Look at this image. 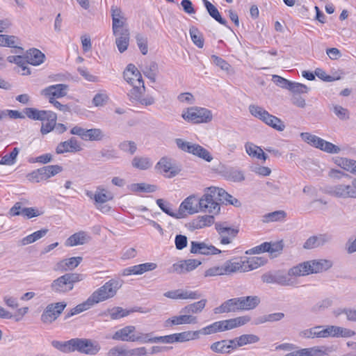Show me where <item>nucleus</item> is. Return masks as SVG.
I'll use <instances>...</instances> for the list:
<instances>
[{
    "label": "nucleus",
    "instance_id": "obj_1",
    "mask_svg": "<svg viewBox=\"0 0 356 356\" xmlns=\"http://www.w3.org/2000/svg\"><path fill=\"white\" fill-rule=\"evenodd\" d=\"M218 187L211 186L207 188L204 195L199 198V206L200 211L218 214L220 211V207L217 202Z\"/></svg>",
    "mask_w": 356,
    "mask_h": 356
},
{
    "label": "nucleus",
    "instance_id": "obj_2",
    "mask_svg": "<svg viewBox=\"0 0 356 356\" xmlns=\"http://www.w3.org/2000/svg\"><path fill=\"white\" fill-rule=\"evenodd\" d=\"M83 275L78 273H66L54 280L50 288L56 293H65L72 291L75 283L81 281Z\"/></svg>",
    "mask_w": 356,
    "mask_h": 356
},
{
    "label": "nucleus",
    "instance_id": "obj_3",
    "mask_svg": "<svg viewBox=\"0 0 356 356\" xmlns=\"http://www.w3.org/2000/svg\"><path fill=\"white\" fill-rule=\"evenodd\" d=\"M181 117L186 122L193 124L208 123L213 119L210 110L199 106H192L184 109L182 111Z\"/></svg>",
    "mask_w": 356,
    "mask_h": 356
},
{
    "label": "nucleus",
    "instance_id": "obj_4",
    "mask_svg": "<svg viewBox=\"0 0 356 356\" xmlns=\"http://www.w3.org/2000/svg\"><path fill=\"white\" fill-rule=\"evenodd\" d=\"M121 286L120 281L112 279L95 291L90 296L95 305L114 297Z\"/></svg>",
    "mask_w": 356,
    "mask_h": 356
},
{
    "label": "nucleus",
    "instance_id": "obj_5",
    "mask_svg": "<svg viewBox=\"0 0 356 356\" xmlns=\"http://www.w3.org/2000/svg\"><path fill=\"white\" fill-rule=\"evenodd\" d=\"M175 143L178 148L183 152L191 154L207 162H211L213 160L211 153L199 144L185 141L181 138H177Z\"/></svg>",
    "mask_w": 356,
    "mask_h": 356
},
{
    "label": "nucleus",
    "instance_id": "obj_6",
    "mask_svg": "<svg viewBox=\"0 0 356 356\" xmlns=\"http://www.w3.org/2000/svg\"><path fill=\"white\" fill-rule=\"evenodd\" d=\"M145 87L144 83L140 85L133 86L132 89L128 92L129 100L133 103L140 104L144 106H150L154 104V98L150 95L144 97Z\"/></svg>",
    "mask_w": 356,
    "mask_h": 356
},
{
    "label": "nucleus",
    "instance_id": "obj_7",
    "mask_svg": "<svg viewBox=\"0 0 356 356\" xmlns=\"http://www.w3.org/2000/svg\"><path fill=\"white\" fill-rule=\"evenodd\" d=\"M200 211L199 198L195 195L186 197L179 205L178 219L184 218L188 215H192Z\"/></svg>",
    "mask_w": 356,
    "mask_h": 356
},
{
    "label": "nucleus",
    "instance_id": "obj_8",
    "mask_svg": "<svg viewBox=\"0 0 356 356\" xmlns=\"http://www.w3.org/2000/svg\"><path fill=\"white\" fill-rule=\"evenodd\" d=\"M111 14L113 34H117L123 29H129L127 27V19L120 8L117 6H112L111 8Z\"/></svg>",
    "mask_w": 356,
    "mask_h": 356
},
{
    "label": "nucleus",
    "instance_id": "obj_9",
    "mask_svg": "<svg viewBox=\"0 0 356 356\" xmlns=\"http://www.w3.org/2000/svg\"><path fill=\"white\" fill-rule=\"evenodd\" d=\"M201 264L200 260L195 259L181 260L177 263L173 264L168 269V272L177 274L187 273L197 268Z\"/></svg>",
    "mask_w": 356,
    "mask_h": 356
},
{
    "label": "nucleus",
    "instance_id": "obj_10",
    "mask_svg": "<svg viewBox=\"0 0 356 356\" xmlns=\"http://www.w3.org/2000/svg\"><path fill=\"white\" fill-rule=\"evenodd\" d=\"M67 85L58 83L46 87L41 90L40 93L41 95L46 97L49 102L65 97L67 94Z\"/></svg>",
    "mask_w": 356,
    "mask_h": 356
},
{
    "label": "nucleus",
    "instance_id": "obj_11",
    "mask_svg": "<svg viewBox=\"0 0 356 356\" xmlns=\"http://www.w3.org/2000/svg\"><path fill=\"white\" fill-rule=\"evenodd\" d=\"M215 228L220 236V243L223 245L229 244L238 232V229L228 226L226 222H216Z\"/></svg>",
    "mask_w": 356,
    "mask_h": 356
},
{
    "label": "nucleus",
    "instance_id": "obj_12",
    "mask_svg": "<svg viewBox=\"0 0 356 356\" xmlns=\"http://www.w3.org/2000/svg\"><path fill=\"white\" fill-rule=\"evenodd\" d=\"M156 169L164 177L172 178L180 172V169L172 163L170 159L163 157L156 165Z\"/></svg>",
    "mask_w": 356,
    "mask_h": 356
},
{
    "label": "nucleus",
    "instance_id": "obj_13",
    "mask_svg": "<svg viewBox=\"0 0 356 356\" xmlns=\"http://www.w3.org/2000/svg\"><path fill=\"white\" fill-rule=\"evenodd\" d=\"M100 346L88 339H74V351L78 350L88 355H96L100 350Z\"/></svg>",
    "mask_w": 356,
    "mask_h": 356
},
{
    "label": "nucleus",
    "instance_id": "obj_14",
    "mask_svg": "<svg viewBox=\"0 0 356 356\" xmlns=\"http://www.w3.org/2000/svg\"><path fill=\"white\" fill-rule=\"evenodd\" d=\"M197 317L188 313H184L181 309L180 315L172 316L165 321V326L172 327L184 324H197Z\"/></svg>",
    "mask_w": 356,
    "mask_h": 356
},
{
    "label": "nucleus",
    "instance_id": "obj_15",
    "mask_svg": "<svg viewBox=\"0 0 356 356\" xmlns=\"http://www.w3.org/2000/svg\"><path fill=\"white\" fill-rule=\"evenodd\" d=\"M136 328L134 325H127L115 332L111 339L115 341L134 342Z\"/></svg>",
    "mask_w": 356,
    "mask_h": 356
},
{
    "label": "nucleus",
    "instance_id": "obj_16",
    "mask_svg": "<svg viewBox=\"0 0 356 356\" xmlns=\"http://www.w3.org/2000/svg\"><path fill=\"white\" fill-rule=\"evenodd\" d=\"M190 252L192 254H200L204 255L217 254L221 252L220 250L212 245H207L204 242H191Z\"/></svg>",
    "mask_w": 356,
    "mask_h": 356
},
{
    "label": "nucleus",
    "instance_id": "obj_17",
    "mask_svg": "<svg viewBox=\"0 0 356 356\" xmlns=\"http://www.w3.org/2000/svg\"><path fill=\"white\" fill-rule=\"evenodd\" d=\"M82 149L79 141L74 137L69 140L60 143L56 148V152L58 154H62L67 152H77Z\"/></svg>",
    "mask_w": 356,
    "mask_h": 356
},
{
    "label": "nucleus",
    "instance_id": "obj_18",
    "mask_svg": "<svg viewBox=\"0 0 356 356\" xmlns=\"http://www.w3.org/2000/svg\"><path fill=\"white\" fill-rule=\"evenodd\" d=\"M157 268V264L155 263H145L133 266L122 270V275L123 276H128L131 275H139L145 272L154 270Z\"/></svg>",
    "mask_w": 356,
    "mask_h": 356
},
{
    "label": "nucleus",
    "instance_id": "obj_19",
    "mask_svg": "<svg viewBox=\"0 0 356 356\" xmlns=\"http://www.w3.org/2000/svg\"><path fill=\"white\" fill-rule=\"evenodd\" d=\"M124 78L132 86L144 83L142 75L136 66L129 64L124 72Z\"/></svg>",
    "mask_w": 356,
    "mask_h": 356
},
{
    "label": "nucleus",
    "instance_id": "obj_20",
    "mask_svg": "<svg viewBox=\"0 0 356 356\" xmlns=\"http://www.w3.org/2000/svg\"><path fill=\"white\" fill-rule=\"evenodd\" d=\"M163 296L171 299H199L201 297L200 293L197 291L177 289L165 292Z\"/></svg>",
    "mask_w": 356,
    "mask_h": 356
},
{
    "label": "nucleus",
    "instance_id": "obj_21",
    "mask_svg": "<svg viewBox=\"0 0 356 356\" xmlns=\"http://www.w3.org/2000/svg\"><path fill=\"white\" fill-rule=\"evenodd\" d=\"M250 321L248 316H238L234 318H230L224 321H220L221 331L232 330L248 323Z\"/></svg>",
    "mask_w": 356,
    "mask_h": 356
},
{
    "label": "nucleus",
    "instance_id": "obj_22",
    "mask_svg": "<svg viewBox=\"0 0 356 356\" xmlns=\"http://www.w3.org/2000/svg\"><path fill=\"white\" fill-rule=\"evenodd\" d=\"M332 236L327 234H318L309 237L304 243L303 248L305 249H313L323 246L330 242Z\"/></svg>",
    "mask_w": 356,
    "mask_h": 356
},
{
    "label": "nucleus",
    "instance_id": "obj_23",
    "mask_svg": "<svg viewBox=\"0 0 356 356\" xmlns=\"http://www.w3.org/2000/svg\"><path fill=\"white\" fill-rule=\"evenodd\" d=\"M241 310L239 298H234L224 302L220 306L214 309L215 314L234 312Z\"/></svg>",
    "mask_w": 356,
    "mask_h": 356
},
{
    "label": "nucleus",
    "instance_id": "obj_24",
    "mask_svg": "<svg viewBox=\"0 0 356 356\" xmlns=\"http://www.w3.org/2000/svg\"><path fill=\"white\" fill-rule=\"evenodd\" d=\"M302 356H325L332 351V347L316 346L298 350Z\"/></svg>",
    "mask_w": 356,
    "mask_h": 356
},
{
    "label": "nucleus",
    "instance_id": "obj_25",
    "mask_svg": "<svg viewBox=\"0 0 356 356\" xmlns=\"http://www.w3.org/2000/svg\"><path fill=\"white\" fill-rule=\"evenodd\" d=\"M81 257H74L69 259H63L59 262H58L55 267L54 270L56 271H67L69 270H73L76 267L79 266V264L82 261Z\"/></svg>",
    "mask_w": 356,
    "mask_h": 356
},
{
    "label": "nucleus",
    "instance_id": "obj_26",
    "mask_svg": "<svg viewBox=\"0 0 356 356\" xmlns=\"http://www.w3.org/2000/svg\"><path fill=\"white\" fill-rule=\"evenodd\" d=\"M90 240V236L84 231H80L71 235L65 242L66 246L72 247L83 245Z\"/></svg>",
    "mask_w": 356,
    "mask_h": 356
},
{
    "label": "nucleus",
    "instance_id": "obj_27",
    "mask_svg": "<svg viewBox=\"0 0 356 356\" xmlns=\"http://www.w3.org/2000/svg\"><path fill=\"white\" fill-rule=\"evenodd\" d=\"M116 36L115 44L118 51L120 53L124 52L129 46L130 32L129 29H123L122 31L118 32L117 34H113Z\"/></svg>",
    "mask_w": 356,
    "mask_h": 356
},
{
    "label": "nucleus",
    "instance_id": "obj_28",
    "mask_svg": "<svg viewBox=\"0 0 356 356\" xmlns=\"http://www.w3.org/2000/svg\"><path fill=\"white\" fill-rule=\"evenodd\" d=\"M25 57L26 65L31 64L37 66L44 62L45 56L39 49L33 48L26 51Z\"/></svg>",
    "mask_w": 356,
    "mask_h": 356
},
{
    "label": "nucleus",
    "instance_id": "obj_29",
    "mask_svg": "<svg viewBox=\"0 0 356 356\" xmlns=\"http://www.w3.org/2000/svg\"><path fill=\"white\" fill-rule=\"evenodd\" d=\"M307 262L310 266V274L318 273L327 270L332 266V262L327 259L312 260Z\"/></svg>",
    "mask_w": 356,
    "mask_h": 356
},
{
    "label": "nucleus",
    "instance_id": "obj_30",
    "mask_svg": "<svg viewBox=\"0 0 356 356\" xmlns=\"http://www.w3.org/2000/svg\"><path fill=\"white\" fill-rule=\"evenodd\" d=\"M246 153L251 157L257 158L265 161L268 159V156L264 152L263 149L252 143L247 142L245 144Z\"/></svg>",
    "mask_w": 356,
    "mask_h": 356
},
{
    "label": "nucleus",
    "instance_id": "obj_31",
    "mask_svg": "<svg viewBox=\"0 0 356 356\" xmlns=\"http://www.w3.org/2000/svg\"><path fill=\"white\" fill-rule=\"evenodd\" d=\"M57 120V115L53 111H49L45 116V120L42 121L40 131L44 134H47L51 131L55 126Z\"/></svg>",
    "mask_w": 356,
    "mask_h": 356
},
{
    "label": "nucleus",
    "instance_id": "obj_32",
    "mask_svg": "<svg viewBox=\"0 0 356 356\" xmlns=\"http://www.w3.org/2000/svg\"><path fill=\"white\" fill-rule=\"evenodd\" d=\"M222 175L225 179L234 182H241L245 180V175L243 172L233 168L222 170Z\"/></svg>",
    "mask_w": 356,
    "mask_h": 356
},
{
    "label": "nucleus",
    "instance_id": "obj_33",
    "mask_svg": "<svg viewBox=\"0 0 356 356\" xmlns=\"http://www.w3.org/2000/svg\"><path fill=\"white\" fill-rule=\"evenodd\" d=\"M241 310H250L255 308L260 303V298L257 296L240 297Z\"/></svg>",
    "mask_w": 356,
    "mask_h": 356
},
{
    "label": "nucleus",
    "instance_id": "obj_34",
    "mask_svg": "<svg viewBox=\"0 0 356 356\" xmlns=\"http://www.w3.org/2000/svg\"><path fill=\"white\" fill-rule=\"evenodd\" d=\"M244 266L243 261H233L229 260L225 261L221 266L223 275H229L239 270L243 271Z\"/></svg>",
    "mask_w": 356,
    "mask_h": 356
},
{
    "label": "nucleus",
    "instance_id": "obj_35",
    "mask_svg": "<svg viewBox=\"0 0 356 356\" xmlns=\"http://www.w3.org/2000/svg\"><path fill=\"white\" fill-rule=\"evenodd\" d=\"M309 264L307 261L301 263L289 270L288 275L289 276L300 277L310 274Z\"/></svg>",
    "mask_w": 356,
    "mask_h": 356
},
{
    "label": "nucleus",
    "instance_id": "obj_36",
    "mask_svg": "<svg viewBox=\"0 0 356 356\" xmlns=\"http://www.w3.org/2000/svg\"><path fill=\"white\" fill-rule=\"evenodd\" d=\"M207 302L206 299H202L200 301L185 306L181 309V312L191 315L200 314L204 309Z\"/></svg>",
    "mask_w": 356,
    "mask_h": 356
},
{
    "label": "nucleus",
    "instance_id": "obj_37",
    "mask_svg": "<svg viewBox=\"0 0 356 356\" xmlns=\"http://www.w3.org/2000/svg\"><path fill=\"white\" fill-rule=\"evenodd\" d=\"M214 223V217L213 215H205L198 216L192 222V226L194 229H202L204 227L211 226Z\"/></svg>",
    "mask_w": 356,
    "mask_h": 356
},
{
    "label": "nucleus",
    "instance_id": "obj_38",
    "mask_svg": "<svg viewBox=\"0 0 356 356\" xmlns=\"http://www.w3.org/2000/svg\"><path fill=\"white\" fill-rule=\"evenodd\" d=\"M94 305H95V303L93 302L90 296H89L88 298L86 301L76 305L75 307L72 309L70 310V312L66 314L65 318H67L74 315H76V314H80L84 311H86V310L89 309L90 307H92Z\"/></svg>",
    "mask_w": 356,
    "mask_h": 356
},
{
    "label": "nucleus",
    "instance_id": "obj_39",
    "mask_svg": "<svg viewBox=\"0 0 356 356\" xmlns=\"http://www.w3.org/2000/svg\"><path fill=\"white\" fill-rule=\"evenodd\" d=\"M113 196L111 193H108L105 188L98 187L95 193L94 200L95 205L113 200Z\"/></svg>",
    "mask_w": 356,
    "mask_h": 356
},
{
    "label": "nucleus",
    "instance_id": "obj_40",
    "mask_svg": "<svg viewBox=\"0 0 356 356\" xmlns=\"http://www.w3.org/2000/svg\"><path fill=\"white\" fill-rule=\"evenodd\" d=\"M176 343H184L198 339V332L197 330H188L182 332L175 333Z\"/></svg>",
    "mask_w": 356,
    "mask_h": 356
},
{
    "label": "nucleus",
    "instance_id": "obj_41",
    "mask_svg": "<svg viewBox=\"0 0 356 356\" xmlns=\"http://www.w3.org/2000/svg\"><path fill=\"white\" fill-rule=\"evenodd\" d=\"M49 111L38 110L34 108H26L24 112L30 119L44 121L45 116L47 115Z\"/></svg>",
    "mask_w": 356,
    "mask_h": 356
},
{
    "label": "nucleus",
    "instance_id": "obj_42",
    "mask_svg": "<svg viewBox=\"0 0 356 356\" xmlns=\"http://www.w3.org/2000/svg\"><path fill=\"white\" fill-rule=\"evenodd\" d=\"M51 345L55 348L64 352L70 353L74 351V339L67 341H53Z\"/></svg>",
    "mask_w": 356,
    "mask_h": 356
},
{
    "label": "nucleus",
    "instance_id": "obj_43",
    "mask_svg": "<svg viewBox=\"0 0 356 356\" xmlns=\"http://www.w3.org/2000/svg\"><path fill=\"white\" fill-rule=\"evenodd\" d=\"M7 60L10 63H15L19 67H22L24 72L23 75H29L31 71L26 66V57L21 56H9L7 57Z\"/></svg>",
    "mask_w": 356,
    "mask_h": 356
},
{
    "label": "nucleus",
    "instance_id": "obj_44",
    "mask_svg": "<svg viewBox=\"0 0 356 356\" xmlns=\"http://www.w3.org/2000/svg\"><path fill=\"white\" fill-rule=\"evenodd\" d=\"M248 109L252 115L264 122H265L266 120H268L267 118L270 115L264 108L255 104H250Z\"/></svg>",
    "mask_w": 356,
    "mask_h": 356
},
{
    "label": "nucleus",
    "instance_id": "obj_45",
    "mask_svg": "<svg viewBox=\"0 0 356 356\" xmlns=\"http://www.w3.org/2000/svg\"><path fill=\"white\" fill-rule=\"evenodd\" d=\"M218 196L220 197V200L225 201L227 203L236 207H241V202L226 192L223 188H218Z\"/></svg>",
    "mask_w": 356,
    "mask_h": 356
},
{
    "label": "nucleus",
    "instance_id": "obj_46",
    "mask_svg": "<svg viewBox=\"0 0 356 356\" xmlns=\"http://www.w3.org/2000/svg\"><path fill=\"white\" fill-rule=\"evenodd\" d=\"M40 169V172H41L43 179H49L63 170V168L58 165H47Z\"/></svg>",
    "mask_w": 356,
    "mask_h": 356
},
{
    "label": "nucleus",
    "instance_id": "obj_47",
    "mask_svg": "<svg viewBox=\"0 0 356 356\" xmlns=\"http://www.w3.org/2000/svg\"><path fill=\"white\" fill-rule=\"evenodd\" d=\"M104 131L97 128L86 129L84 140L99 141L104 138Z\"/></svg>",
    "mask_w": 356,
    "mask_h": 356
},
{
    "label": "nucleus",
    "instance_id": "obj_48",
    "mask_svg": "<svg viewBox=\"0 0 356 356\" xmlns=\"http://www.w3.org/2000/svg\"><path fill=\"white\" fill-rule=\"evenodd\" d=\"M284 317V314L282 312H276L273 314H269L267 315H264L259 317L256 322V325L265 323L267 322L273 323L277 322L282 320Z\"/></svg>",
    "mask_w": 356,
    "mask_h": 356
},
{
    "label": "nucleus",
    "instance_id": "obj_49",
    "mask_svg": "<svg viewBox=\"0 0 356 356\" xmlns=\"http://www.w3.org/2000/svg\"><path fill=\"white\" fill-rule=\"evenodd\" d=\"M336 163L341 168L356 175V161L346 158H340L336 161Z\"/></svg>",
    "mask_w": 356,
    "mask_h": 356
},
{
    "label": "nucleus",
    "instance_id": "obj_50",
    "mask_svg": "<svg viewBox=\"0 0 356 356\" xmlns=\"http://www.w3.org/2000/svg\"><path fill=\"white\" fill-rule=\"evenodd\" d=\"M134 342L139 343H156V337L153 332L144 333L142 332H136Z\"/></svg>",
    "mask_w": 356,
    "mask_h": 356
},
{
    "label": "nucleus",
    "instance_id": "obj_51",
    "mask_svg": "<svg viewBox=\"0 0 356 356\" xmlns=\"http://www.w3.org/2000/svg\"><path fill=\"white\" fill-rule=\"evenodd\" d=\"M58 317V315L56 314V312L54 310L52 305H49L41 315V321L44 323H51Z\"/></svg>",
    "mask_w": 356,
    "mask_h": 356
},
{
    "label": "nucleus",
    "instance_id": "obj_52",
    "mask_svg": "<svg viewBox=\"0 0 356 356\" xmlns=\"http://www.w3.org/2000/svg\"><path fill=\"white\" fill-rule=\"evenodd\" d=\"M243 261L245 265L243 268V272L256 269L264 264V260L261 257H254Z\"/></svg>",
    "mask_w": 356,
    "mask_h": 356
},
{
    "label": "nucleus",
    "instance_id": "obj_53",
    "mask_svg": "<svg viewBox=\"0 0 356 356\" xmlns=\"http://www.w3.org/2000/svg\"><path fill=\"white\" fill-rule=\"evenodd\" d=\"M333 314L335 317L344 314L348 321L356 322V309L338 308L333 312Z\"/></svg>",
    "mask_w": 356,
    "mask_h": 356
},
{
    "label": "nucleus",
    "instance_id": "obj_54",
    "mask_svg": "<svg viewBox=\"0 0 356 356\" xmlns=\"http://www.w3.org/2000/svg\"><path fill=\"white\" fill-rule=\"evenodd\" d=\"M327 193L336 197L348 198L347 191H346L344 184H337L329 187L327 189Z\"/></svg>",
    "mask_w": 356,
    "mask_h": 356
},
{
    "label": "nucleus",
    "instance_id": "obj_55",
    "mask_svg": "<svg viewBox=\"0 0 356 356\" xmlns=\"http://www.w3.org/2000/svg\"><path fill=\"white\" fill-rule=\"evenodd\" d=\"M143 74L152 82H155L156 76L158 72V65L155 62H150L143 69Z\"/></svg>",
    "mask_w": 356,
    "mask_h": 356
},
{
    "label": "nucleus",
    "instance_id": "obj_56",
    "mask_svg": "<svg viewBox=\"0 0 356 356\" xmlns=\"http://www.w3.org/2000/svg\"><path fill=\"white\" fill-rule=\"evenodd\" d=\"M152 165L150 159L147 157L135 156L132 160L133 167L140 170H147Z\"/></svg>",
    "mask_w": 356,
    "mask_h": 356
},
{
    "label": "nucleus",
    "instance_id": "obj_57",
    "mask_svg": "<svg viewBox=\"0 0 356 356\" xmlns=\"http://www.w3.org/2000/svg\"><path fill=\"white\" fill-rule=\"evenodd\" d=\"M286 213L284 211H275L263 216L264 222L281 221L285 218Z\"/></svg>",
    "mask_w": 356,
    "mask_h": 356
},
{
    "label": "nucleus",
    "instance_id": "obj_58",
    "mask_svg": "<svg viewBox=\"0 0 356 356\" xmlns=\"http://www.w3.org/2000/svg\"><path fill=\"white\" fill-rule=\"evenodd\" d=\"M267 119L264 123L272 128L279 131H282L285 129L284 122L277 117L270 114Z\"/></svg>",
    "mask_w": 356,
    "mask_h": 356
},
{
    "label": "nucleus",
    "instance_id": "obj_59",
    "mask_svg": "<svg viewBox=\"0 0 356 356\" xmlns=\"http://www.w3.org/2000/svg\"><path fill=\"white\" fill-rule=\"evenodd\" d=\"M189 33L193 42L199 48H202L204 46V38L202 34L195 26L190 29Z\"/></svg>",
    "mask_w": 356,
    "mask_h": 356
},
{
    "label": "nucleus",
    "instance_id": "obj_60",
    "mask_svg": "<svg viewBox=\"0 0 356 356\" xmlns=\"http://www.w3.org/2000/svg\"><path fill=\"white\" fill-rule=\"evenodd\" d=\"M300 137L302 139V140H304L307 143L309 144L310 145H312L316 148L320 147V144H321V143H322V140H323L322 138H321L315 135H312V134H311L309 133H307V132L301 133Z\"/></svg>",
    "mask_w": 356,
    "mask_h": 356
},
{
    "label": "nucleus",
    "instance_id": "obj_61",
    "mask_svg": "<svg viewBox=\"0 0 356 356\" xmlns=\"http://www.w3.org/2000/svg\"><path fill=\"white\" fill-rule=\"evenodd\" d=\"M206 9L212 18H213L220 24L227 26V21L221 17L218 10L215 6H213L212 3H207Z\"/></svg>",
    "mask_w": 356,
    "mask_h": 356
},
{
    "label": "nucleus",
    "instance_id": "obj_62",
    "mask_svg": "<svg viewBox=\"0 0 356 356\" xmlns=\"http://www.w3.org/2000/svg\"><path fill=\"white\" fill-rule=\"evenodd\" d=\"M156 204L159 208L166 214L176 219H178V211H173L170 203L165 202L163 199H158Z\"/></svg>",
    "mask_w": 356,
    "mask_h": 356
},
{
    "label": "nucleus",
    "instance_id": "obj_63",
    "mask_svg": "<svg viewBox=\"0 0 356 356\" xmlns=\"http://www.w3.org/2000/svg\"><path fill=\"white\" fill-rule=\"evenodd\" d=\"M226 340L216 341L211 344L210 349L212 352L217 354H229Z\"/></svg>",
    "mask_w": 356,
    "mask_h": 356
},
{
    "label": "nucleus",
    "instance_id": "obj_64",
    "mask_svg": "<svg viewBox=\"0 0 356 356\" xmlns=\"http://www.w3.org/2000/svg\"><path fill=\"white\" fill-rule=\"evenodd\" d=\"M259 337L253 334H245L238 337V345L243 346L248 344L256 343L259 341Z\"/></svg>",
    "mask_w": 356,
    "mask_h": 356
}]
</instances>
